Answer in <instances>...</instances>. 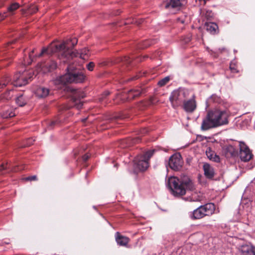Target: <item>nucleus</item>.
<instances>
[{
    "mask_svg": "<svg viewBox=\"0 0 255 255\" xmlns=\"http://www.w3.org/2000/svg\"><path fill=\"white\" fill-rule=\"evenodd\" d=\"M78 42L76 38H70L62 43L52 44L49 48L52 52L60 51L58 55L59 59L64 63L69 62L74 57H79L82 59H86L89 56V50L84 48L79 51L73 50L70 47L74 46Z\"/></svg>",
    "mask_w": 255,
    "mask_h": 255,
    "instance_id": "1",
    "label": "nucleus"
},
{
    "mask_svg": "<svg viewBox=\"0 0 255 255\" xmlns=\"http://www.w3.org/2000/svg\"><path fill=\"white\" fill-rule=\"evenodd\" d=\"M33 52H34V49L32 50L29 53V56H28L29 59L26 61L25 60H24V62L23 63V64L24 65H29L33 61V60H34V56H33Z\"/></svg>",
    "mask_w": 255,
    "mask_h": 255,
    "instance_id": "31",
    "label": "nucleus"
},
{
    "mask_svg": "<svg viewBox=\"0 0 255 255\" xmlns=\"http://www.w3.org/2000/svg\"><path fill=\"white\" fill-rule=\"evenodd\" d=\"M122 61L125 64H128L131 62V59L128 56H124L122 58Z\"/></svg>",
    "mask_w": 255,
    "mask_h": 255,
    "instance_id": "36",
    "label": "nucleus"
},
{
    "mask_svg": "<svg viewBox=\"0 0 255 255\" xmlns=\"http://www.w3.org/2000/svg\"><path fill=\"white\" fill-rule=\"evenodd\" d=\"M7 169H10V170H12L13 171H17V170L16 169H11L9 165H8L7 163L5 164L3 163L0 165V173H2V172Z\"/></svg>",
    "mask_w": 255,
    "mask_h": 255,
    "instance_id": "32",
    "label": "nucleus"
},
{
    "mask_svg": "<svg viewBox=\"0 0 255 255\" xmlns=\"http://www.w3.org/2000/svg\"><path fill=\"white\" fill-rule=\"evenodd\" d=\"M86 120V119H84L83 120V121H85Z\"/></svg>",
    "mask_w": 255,
    "mask_h": 255,
    "instance_id": "47",
    "label": "nucleus"
},
{
    "mask_svg": "<svg viewBox=\"0 0 255 255\" xmlns=\"http://www.w3.org/2000/svg\"><path fill=\"white\" fill-rule=\"evenodd\" d=\"M57 63L52 59H48L47 61L39 63L36 67L37 73L42 72L43 74L51 72L56 69Z\"/></svg>",
    "mask_w": 255,
    "mask_h": 255,
    "instance_id": "10",
    "label": "nucleus"
},
{
    "mask_svg": "<svg viewBox=\"0 0 255 255\" xmlns=\"http://www.w3.org/2000/svg\"><path fill=\"white\" fill-rule=\"evenodd\" d=\"M141 93L140 89L131 90L128 94V98L129 99H133L138 96Z\"/></svg>",
    "mask_w": 255,
    "mask_h": 255,
    "instance_id": "28",
    "label": "nucleus"
},
{
    "mask_svg": "<svg viewBox=\"0 0 255 255\" xmlns=\"http://www.w3.org/2000/svg\"><path fill=\"white\" fill-rule=\"evenodd\" d=\"M201 196L198 194H192L191 196L184 198L186 201L197 202L200 200Z\"/></svg>",
    "mask_w": 255,
    "mask_h": 255,
    "instance_id": "26",
    "label": "nucleus"
},
{
    "mask_svg": "<svg viewBox=\"0 0 255 255\" xmlns=\"http://www.w3.org/2000/svg\"><path fill=\"white\" fill-rule=\"evenodd\" d=\"M238 145L229 144L223 149V153L227 158L235 157L239 154Z\"/></svg>",
    "mask_w": 255,
    "mask_h": 255,
    "instance_id": "14",
    "label": "nucleus"
},
{
    "mask_svg": "<svg viewBox=\"0 0 255 255\" xmlns=\"http://www.w3.org/2000/svg\"><path fill=\"white\" fill-rule=\"evenodd\" d=\"M203 170L205 177L208 179H212L215 175V171L212 166L209 164L205 163L203 165Z\"/></svg>",
    "mask_w": 255,
    "mask_h": 255,
    "instance_id": "18",
    "label": "nucleus"
},
{
    "mask_svg": "<svg viewBox=\"0 0 255 255\" xmlns=\"http://www.w3.org/2000/svg\"><path fill=\"white\" fill-rule=\"evenodd\" d=\"M38 10V7L35 5H32L28 8V13L32 14L35 13Z\"/></svg>",
    "mask_w": 255,
    "mask_h": 255,
    "instance_id": "34",
    "label": "nucleus"
},
{
    "mask_svg": "<svg viewBox=\"0 0 255 255\" xmlns=\"http://www.w3.org/2000/svg\"><path fill=\"white\" fill-rule=\"evenodd\" d=\"M61 122V121L59 120H55V121H53L52 122H50L49 124H48V128L49 129H52L53 128V127L54 126V125H57L58 124H59Z\"/></svg>",
    "mask_w": 255,
    "mask_h": 255,
    "instance_id": "35",
    "label": "nucleus"
},
{
    "mask_svg": "<svg viewBox=\"0 0 255 255\" xmlns=\"http://www.w3.org/2000/svg\"><path fill=\"white\" fill-rule=\"evenodd\" d=\"M189 96L187 89L179 88L173 91L169 97V100L174 108L177 107L185 101Z\"/></svg>",
    "mask_w": 255,
    "mask_h": 255,
    "instance_id": "6",
    "label": "nucleus"
},
{
    "mask_svg": "<svg viewBox=\"0 0 255 255\" xmlns=\"http://www.w3.org/2000/svg\"><path fill=\"white\" fill-rule=\"evenodd\" d=\"M148 132V130L146 128H144L142 129V131L141 132L142 134H145Z\"/></svg>",
    "mask_w": 255,
    "mask_h": 255,
    "instance_id": "43",
    "label": "nucleus"
},
{
    "mask_svg": "<svg viewBox=\"0 0 255 255\" xmlns=\"http://www.w3.org/2000/svg\"><path fill=\"white\" fill-rule=\"evenodd\" d=\"M221 101L220 97L216 94H213L206 100V107H209L212 103L219 104L221 102Z\"/></svg>",
    "mask_w": 255,
    "mask_h": 255,
    "instance_id": "22",
    "label": "nucleus"
},
{
    "mask_svg": "<svg viewBox=\"0 0 255 255\" xmlns=\"http://www.w3.org/2000/svg\"><path fill=\"white\" fill-rule=\"evenodd\" d=\"M240 251L242 255H255V247L245 245L240 248Z\"/></svg>",
    "mask_w": 255,
    "mask_h": 255,
    "instance_id": "19",
    "label": "nucleus"
},
{
    "mask_svg": "<svg viewBox=\"0 0 255 255\" xmlns=\"http://www.w3.org/2000/svg\"><path fill=\"white\" fill-rule=\"evenodd\" d=\"M150 44H146L144 46H145V47H146V46H147L149 45Z\"/></svg>",
    "mask_w": 255,
    "mask_h": 255,
    "instance_id": "46",
    "label": "nucleus"
},
{
    "mask_svg": "<svg viewBox=\"0 0 255 255\" xmlns=\"http://www.w3.org/2000/svg\"><path fill=\"white\" fill-rule=\"evenodd\" d=\"M140 141V139L139 138V137H136V138L135 139H133V141H132V143H137L139 141Z\"/></svg>",
    "mask_w": 255,
    "mask_h": 255,
    "instance_id": "42",
    "label": "nucleus"
},
{
    "mask_svg": "<svg viewBox=\"0 0 255 255\" xmlns=\"http://www.w3.org/2000/svg\"><path fill=\"white\" fill-rule=\"evenodd\" d=\"M9 78L5 76L0 80V89L5 87L10 82Z\"/></svg>",
    "mask_w": 255,
    "mask_h": 255,
    "instance_id": "30",
    "label": "nucleus"
},
{
    "mask_svg": "<svg viewBox=\"0 0 255 255\" xmlns=\"http://www.w3.org/2000/svg\"><path fill=\"white\" fill-rule=\"evenodd\" d=\"M155 151L154 149L148 150L143 154L135 157L133 161L135 169L141 171L146 170L149 167V160Z\"/></svg>",
    "mask_w": 255,
    "mask_h": 255,
    "instance_id": "5",
    "label": "nucleus"
},
{
    "mask_svg": "<svg viewBox=\"0 0 255 255\" xmlns=\"http://www.w3.org/2000/svg\"><path fill=\"white\" fill-rule=\"evenodd\" d=\"M74 67L68 65L66 68L67 72L66 74L57 77L53 81L56 85H65L71 83H82L85 79V76L81 72L74 71Z\"/></svg>",
    "mask_w": 255,
    "mask_h": 255,
    "instance_id": "4",
    "label": "nucleus"
},
{
    "mask_svg": "<svg viewBox=\"0 0 255 255\" xmlns=\"http://www.w3.org/2000/svg\"><path fill=\"white\" fill-rule=\"evenodd\" d=\"M20 4L16 2H12L7 8V11L0 12V20L4 19L5 17L13 15L14 11L20 7Z\"/></svg>",
    "mask_w": 255,
    "mask_h": 255,
    "instance_id": "15",
    "label": "nucleus"
},
{
    "mask_svg": "<svg viewBox=\"0 0 255 255\" xmlns=\"http://www.w3.org/2000/svg\"><path fill=\"white\" fill-rule=\"evenodd\" d=\"M109 95H110V92L109 91L105 92L102 95V99L107 97Z\"/></svg>",
    "mask_w": 255,
    "mask_h": 255,
    "instance_id": "41",
    "label": "nucleus"
},
{
    "mask_svg": "<svg viewBox=\"0 0 255 255\" xmlns=\"http://www.w3.org/2000/svg\"><path fill=\"white\" fill-rule=\"evenodd\" d=\"M187 2V0H169L164 3V7L169 10L172 9L178 10L184 6Z\"/></svg>",
    "mask_w": 255,
    "mask_h": 255,
    "instance_id": "13",
    "label": "nucleus"
},
{
    "mask_svg": "<svg viewBox=\"0 0 255 255\" xmlns=\"http://www.w3.org/2000/svg\"><path fill=\"white\" fill-rule=\"evenodd\" d=\"M170 78L168 76L165 77V78L159 80L157 83L159 87H162L166 84L169 81Z\"/></svg>",
    "mask_w": 255,
    "mask_h": 255,
    "instance_id": "33",
    "label": "nucleus"
},
{
    "mask_svg": "<svg viewBox=\"0 0 255 255\" xmlns=\"http://www.w3.org/2000/svg\"><path fill=\"white\" fill-rule=\"evenodd\" d=\"M183 108L187 112H193L196 108V101L194 99V96H192V98L187 101L183 102Z\"/></svg>",
    "mask_w": 255,
    "mask_h": 255,
    "instance_id": "16",
    "label": "nucleus"
},
{
    "mask_svg": "<svg viewBox=\"0 0 255 255\" xmlns=\"http://www.w3.org/2000/svg\"><path fill=\"white\" fill-rule=\"evenodd\" d=\"M141 23V22H139L138 23V24H140V23Z\"/></svg>",
    "mask_w": 255,
    "mask_h": 255,
    "instance_id": "48",
    "label": "nucleus"
},
{
    "mask_svg": "<svg viewBox=\"0 0 255 255\" xmlns=\"http://www.w3.org/2000/svg\"><path fill=\"white\" fill-rule=\"evenodd\" d=\"M34 141V139H32V138L31 139H29L28 144L30 145V144H32Z\"/></svg>",
    "mask_w": 255,
    "mask_h": 255,
    "instance_id": "44",
    "label": "nucleus"
},
{
    "mask_svg": "<svg viewBox=\"0 0 255 255\" xmlns=\"http://www.w3.org/2000/svg\"><path fill=\"white\" fill-rule=\"evenodd\" d=\"M240 149V157L242 161L247 162L249 161L253 156V155L249 147L243 141L238 143Z\"/></svg>",
    "mask_w": 255,
    "mask_h": 255,
    "instance_id": "11",
    "label": "nucleus"
},
{
    "mask_svg": "<svg viewBox=\"0 0 255 255\" xmlns=\"http://www.w3.org/2000/svg\"><path fill=\"white\" fill-rule=\"evenodd\" d=\"M89 158V156L88 154H85L83 156L82 159L83 161H86Z\"/></svg>",
    "mask_w": 255,
    "mask_h": 255,
    "instance_id": "40",
    "label": "nucleus"
},
{
    "mask_svg": "<svg viewBox=\"0 0 255 255\" xmlns=\"http://www.w3.org/2000/svg\"><path fill=\"white\" fill-rule=\"evenodd\" d=\"M254 180H255V178L254 179Z\"/></svg>",
    "mask_w": 255,
    "mask_h": 255,
    "instance_id": "49",
    "label": "nucleus"
},
{
    "mask_svg": "<svg viewBox=\"0 0 255 255\" xmlns=\"http://www.w3.org/2000/svg\"><path fill=\"white\" fill-rule=\"evenodd\" d=\"M85 96L84 92L81 89H70V97L73 104V106L78 110L82 108L83 102L81 99L84 98Z\"/></svg>",
    "mask_w": 255,
    "mask_h": 255,
    "instance_id": "9",
    "label": "nucleus"
},
{
    "mask_svg": "<svg viewBox=\"0 0 255 255\" xmlns=\"http://www.w3.org/2000/svg\"><path fill=\"white\" fill-rule=\"evenodd\" d=\"M230 69H231V71L232 72H233V73H237V72H238V71L237 70L236 68H235L233 66L232 62L230 64Z\"/></svg>",
    "mask_w": 255,
    "mask_h": 255,
    "instance_id": "39",
    "label": "nucleus"
},
{
    "mask_svg": "<svg viewBox=\"0 0 255 255\" xmlns=\"http://www.w3.org/2000/svg\"><path fill=\"white\" fill-rule=\"evenodd\" d=\"M200 15L202 17L208 20H212L214 15L211 10L206 8L200 9Z\"/></svg>",
    "mask_w": 255,
    "mask_h": 255,
    "instance_id": "21",
    "label": "nucleus"
},
{
    "mask_svg": "<svg viewBox=\"0 0 255 255\" xmlns=\"http://www.w3.org/2000/svg\"><path fill=\"white\" fill-rule=\"evenodd\" d=\"M35 74V73L32 71L16 73L13 76V84L16 87H21L25 85L28 83V80H31Z\"/></svg>",
    "mask_w": 255,
    "mask_h": 255,
    "instance_id": "8",
    "label": "nucleus"
},
{
    "mask_svg": "<svg viewBox=\"0 0 255 255\" xmlns=\"http://www.w3.org/2000/svg\"><path fill=\"white\" fill-rule=\"evenodd\" d=\"M115 237L117 244L121 246H126L129 242V239L128 238L121 235L119 232L116 233Z\"/></svg>",
    "mask_w": 255,
    "mask_h": 255,
    "instance_id": "20",
    "label": "nucleus"
},
{
    "mask_svg": "<svg viewBox=\"0 0 255 255\" xmlns=\"http://www.w3.org/2000/svg\"><path fill=\"white\" fill-rule=\"evenodd\" d=\"M52 44H60L59 43H57V42H53V43H51L47 47H44L41 52L39 54V55H38V57H40L41 56H42L43 54H45V53H47L48 54H53V53H56V52H58V54H60V51H55V52H52L51 49L49 48L50 45ZM36 57H37V55H36Z\"/></svg>",
    "mask_w": 255,
    "mask_h": 255,
    "instance_id": "25",
    "label": "nucleus"
},
{
    "mask_svg": "<svg viewBox=\"0 0 255 255\" xmlns=\"http://www.w3.org/2000/svg\"><path fill=\"white\" fill-rule=\"evenodd\" d=\"M229 113L227 110L215 109L208 112L203 120L201 129L203 131L217 128L228 123Z\"/></svg>",
    "mask_w": 255,
    "mask_h": 255,
    "instance_id": "2",
    "label": "nucleus"
},
{
    "mask_svg": "<svg viewBox=\"0 0 255 255\" xmlns=\"http://www.w3.org/2000/svg\"><path fill=\"white\" fill-rule=\"evenodd\" d=\"M95 66V64L93 62H90L87 65V68L88 70L92 71L94 69V67Z\"/></svg>",
    "mask_w": 255,
    "mask_h": 255,
    "instance_id": "37",
    "label": "nucleus"
},
{
    "mask_svg": "<svg viewBox=\"0 0 255 255\" xmlns=\"http://www.w3.org/2000/svg\"><path fill=\"white\" fill-rule=\"evenodd\" d=\"M206 154L208 158L214 162H219L220 161V158L219 155H217L214 151L211 150L209 148L208 150H207L206 151Z\"/></svg>",
    "mask_w": 255,
    "mask_h": 255,
    "instance_id": "23",
    "label": "nucleus"
},
{
    "mask_svg": "<svg viewBox=\"0 0 255 255\" xmlns=\"http://www.w3.org/2000/svg\"><path fill=\"white\" fill-rule=\"evenodd\" d=\"M215 210V205L213 203H208L200 206L192 213L191 218L194 219H199L206 216L212 214Z\"/></svg>",
    "mask_w": 255,
    "mask_h": 255,
    "instance_id": "7",
    "label": "nucleus"
},
{
    "mask_svg": "<svg viewBox=\"0 0 255 255\" xmlns=\"http://www.w3.org/2000/svg\"><path fill=\"white\" fill-rule=\"evenodd\" d=\"M139 76H136L133 77L131 80H133L136 79L138 78L139 77Z\"/></svg>",
    "mask_w": 255,
    "mask_h": 255,
    "instance_id": "45",
    "label": "nucleus"
},
{
    "mask_svg": "<svg viewBox=\"0 0 255 255\" xmlns=\"http://www.w3.org/2000/svg\"><path fill=\"white\" fill-rule=\"evenodd\" d=\"M218 28V25L215 23H210L206 24V29L207 31L211 33L214 34Z\"/></svg>",
    "mask_w": 255,
    "mask_h": 255,
    "instance_id": "27",
    "label": "nucleus"
},
{
    "mask_svg": "<svg viewBox=\"0 0 255 255\" xmlns=\"http://www.w3.org/2000/svg\"><path fill=\"white\" fill-rule=\"evenodd\" d=\"M183 160L179 153L173 154L169 159V166L173 170L178 171L182 168Z\"/></svg>",
    "mask_w": 255,
    "mask_h": 255,
    "instance_id": "12",
    "label": "nucleus"
},
{
    "mask_svg": "<svg viewBox=\"0 0 255 255\" xmlns=\"http://www.w3.org/2000/svg\"><path fill=\"white\" fill-rule=\"evenodd\" d=\"M36 179V175H33L31 176H29L26 178V180L28 181H32V180H35Z\"/></svg>",
    "mask_w": 255,
    "mask_h": 255,
    "instance_id": "38",
    "label": "nucleus"
},
{
    "mask_svg": "<svg viewBox=\"0 0 255 255\" xmlns=\"http://www.w3.org/2000/svg\"><path fill=\"white\" fill-rule=\"evenodd\" d=\"M34 93L39 98H45L50 94V91L48 88L40 86L35 90Z\"/></svg>",
    "mask_w": 255,
    "mask_h": 255,
    "instance_id": "17",
    "label": "nucleus"
},
{
    "mask_svg": "<svg viewBox=\"0 0 255 255\" xmlns=\"http://www.w3.org/2000/svg\"><path fill=\"white\" fill-rule=\"evenodd\" d=\"M16 104L20 107L24 106L26 103V100L24 98L22 94H20L15 100Z\"/></svg>",
    "mask_w": 255,
    "mask_h": 255,
    "instance_id": "29",
    "label": "nucleus"
},
{
    "mask_svg": "<svg viewBox=\"0 0 255 255\" xmlns=\"http://www.w3.org/2000/svg\"><path fill=\"white\" fill-rule=\"evenodd\" d=\"M167 186L175 197L185 194L186 190H193L194 185L192 180L187 176H184L180 179L174 176L170 177L166 183Z\"/></svg>",
    "mask_w": 255,
    "mask_h": 255,
    "instance_id": "3",
    "label": "nucleus"
},
{
    "mask_svg": "<svg viewBox=\"0 0 255 255\" xmlns=\"http://www.w3.org/2000/svg\"><path fill=\"white\" fill-rule=\"evenodd\" d=\"M15 109L12 108H9L7 110L4 111L1 117L4 119L12 118L15 116Z\"/></svg>",
    "mask_w": 255,
    "mask_h": 255,
    "instance_id": "24",
    "label": "nucleus"
}]
</instances>
